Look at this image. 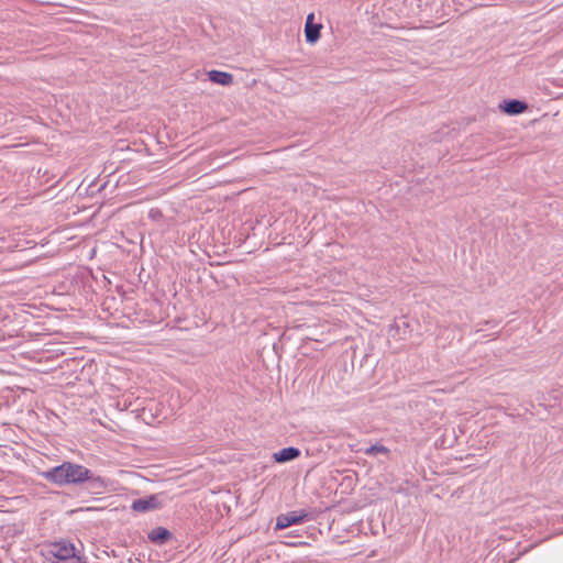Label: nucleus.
<instances>
[{"mask_svg": "<svg viewBox=\"0 0 563 563\" xmlns=\"http://www.w3.org/2000/svg\"><path fill=\"white\" fill-rule=\"evenodd\" d=\"M87 470L88 467L81 464L64 461L57 466L40 472V476L47 483L58 487H79L82 485L84 476L87 474Z\"/></svg>", "mask_w": 563, "mask_h": 563, "instance_id": "1", "label": "nucleus"}, {"mask_svg": "<svg viewBox=\"0 0 563 563\" xmlns=\"http://www.w3.org/2000/svg\"><path fill=\"white\" fill-rule=\"evenodd\" d=\"M314 14L310 13L307 16L305 24V36L306 42L309 44H314L320 38L321 24H317L313 22Z\"/></svg>", "mask_w": 563, "mask_h": 563, "instance_id": "7", "label": "nucleus"}, {"mask_svg": "<svg viewBox=\"0 0 563 563\" xmlns=\"http://www.w3.org/2000/svg\"><path fill=\"white\" fill-rule=\"evenodd\" d=\"M147 539L155 545H164L173 539V533L164 527H156L147 533Z\"/></svg>", "mask_w": 563, "mask_h": 563, "instance_id": "8", "label": "nucleus"}, {"mask_svg": "<svg viewBox=\"0 0 563 563\" xmlns=\"http://www.w3.org/2000/svg\"><path fill=\"white\" fill-rule=\"evenodd\" d=\"M208 78L211 82L221 86H230L233 84V75L222 70L212 69L208 73Z\"/></svg>", "mask_w": 563, "mask_h": 563, "instance_id": "10", "label": "nucleus"}, {"mask_svg": "<svg viewBox=\"0 0 563 563\" xmlns=\"http://www.w3.org/2000/svg\"><path fill=\"white\" fill-rule=\"evenodd\" d=\"M499 108L509 115H518L528 109V104L518 99H505L500 102Z\"/></svg>", "mask_w": 563, "mask_h": 563, "instance_id": "6", "label": "nucleus"}, {"mask_svg": "<svg viewBox=\"0 0 563 563\" xmlns=\"http://www.w3.org/2000/svg\"><path fill=\"white\" fill-rule=\"evenodd\" d=\"M301 452L298 448L288 446L273 453L274 462L284 464L291 462L300 456Z\"/></svg>", "mask_w": 563, "mask_h": 563, "instance_id": "9", "label": "nucleus"}, {"mask_svg": "<svg viewBox=\"0 0 563 563\" xmlns=\"http://www.w3.org/2000/svg\"><path fill=\"white\" fill-rule=\"evenodd\" d=\"M308 514L306 510H292L282 514L276 519V530H283L294 525L302 523L307 520Z\"/></svg>", "mask_w": 563, "mask_h": 563, "instance_id": "4", "label": "nucleus"}, {"mask_svg": "<svg viewBox=\"0 0 563 563\" xmlns=\"http://www.w3.org/2000/svg\"><path fill=\"white\" fill-rule=\"evenodd\" d=\"M48 554L54 559L52 563H87L77 554L75 545L68 541L51 544Z\"/></svg>", "mask_w": 563, "mask_h": 563, "instance_id": "2", "label": "nucleus"}, {"mask_svg": "<svg viewBox=\"0 0 563 563\" xmlns=\"http://www.w3.org/2000/svg\"><path fill=\"white\" fill-rule=\"evenodd\" d=\"M388 450L386 446L384 445H378V444H374V445H371L368 449L365 450V454L367 455H375L377 453H387Z\"/></svg>", "mask_w": 563, "mask_h": 563, "instance_id": "11", "label": "nucleus"}, {"mask_svg": "<svg viewBox=\"0 0 563 563\" xmlns=\"http://www.w3.org/2000/svg\"><path fill=\"white\" fill-rule=\"evenodd\" d=\"M80 487L89 494L101 495L107 492L108 483L104 477L88 468Z\"/></svg>", "mask_w": 563, "mask_h": 563, "instance_id": "3", "label": "nucleus"}, {"mask_svg": "<svg viewBox=\"0 0 563 563\" xmlns=\"http://www.w3.org/2000/svg\"><path fill=\"white\" fill-rule=\"evenodd\" d=\"M156 216H161V211H159V210H157V209H151V211H150V217H151V218H153V219H155V218H156Z\"/></svg>", "mask_w": 563, "mask_h": 563, "instance_id": "12", "label": "nucleus"}, {"mask_svg": "<svg viewBox=\"0 0 563 563\" xmlns=\"http://www.w3.org/2000/svg\"><path fill=\"white\" fill-rule=\"evenodd\" d=\"M162 507L163 501L159 495H150L144 498L135 499L131 505V509L137 512H147L151 510L161 509Z\"/></svg>", "mask_w": 563, "mask_h": 563, "instance_id": "5", "label": "nucleus"}]
</instances>
